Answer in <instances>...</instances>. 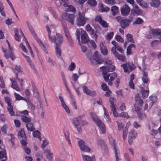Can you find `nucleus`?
Here are the masks:
<instances>
[{"label":"nucleus","instance_id":"1","mask_svg":"<svg viewBox=\"0 0 161 161\" xmlns=\"http://www.w3.org/2000/svg\"><path fill=\"white\" fill-rule=\"evenodd\" d=\"M46 28L48 34V36L50 41L55 43L54 46H61L63 41V37L62 35L61 34L56 33V36H54L53 37H52L51 36V32L54 30V26L52 25H47Z\"/></svg>","mask_w":161,"mask_h":161},{"label":"nucleus","instance_id":"2","mask_svg":"<svg viewBox=\"0 0 161 161\" xmlns=\"http://www.w3.org/2000/svg\"><path fill=\"white\" fill-rule=\"evenodd\" d=\"M90 115L92 120L99 128L101 131L104 134L106 131L104 124L98 118L95 113L91 112L90 113Z\"/></svg>","mask_w":161,"mask_h":161},{"label":"nucleus","instance_id":"3","mask_svg":"<svg viewBox=\"0 0 161 161\" xmlns=\"http://www.w3.org/2000/svg\"><path fill=\"white\" fill-rule=\"evenodd\" d=\"M117 20L120 23V25L123 29H125L126 27L129 26V23L133 20V18H131L130 19H127L118 16L116 17Z\"/></svg>","mask_w":161,"mask_h":161},{"label":"nucleus","instance_id":"4","mask_svg":"<svg viewBox=\"0 0 161 161\" xmlns=\"http://www.w3.org/2000/svg\"><path fill=\"white\" fill-rule=\"evenodd\" d=\"M90 60L91 63L94 64H99L103 62V60L98 56V51L94 53L92 58Z\"/></svg>","mask_w":161,"mask_h":161},{"label":"nucleus","instance_id":"5","mask_svg":"<svg viewBox=\"0 0 161 161\" xmlns=\"http://www.w3.org/2000/svg\"><path fill=\"white\" fill-rule=\"evenodd\" d=\"M102 73L103 76L104 80L106 81H107L109 80V77H110V80L112 81L117 76L116 74L114 72L108 73L107 71H103Z\"/></svg>","mask_w":161,"mask_h":161},{"label":"nucleus","instance_id":"6","mask_svg":"<svg viewBox=\"0 0 161 161\" xmlns=\"http://www.w3.org/2000/svg\"><path fill=\"white\" fill-rule=\"evenodd\" d=\"M79 16L77 20V25L79 26L84 25L87 20V18L85 17L84 13H79Z\"/></svg>","mask_w":161,"mask_h":161},{"label":"nucleus","instance_id":"7","mask_svg":"<svg viewBox=\"0 0 161 161\" xmlns=\"http://www.w3.org/2000/svg\"><path fill=\"white\" fill-rule=\"evenodd\" d=\"M104 62L107 66L101 67L100 69L102 70H114L115 69L114 66L112 64L111 61L108 60L105 61Z\"/></svg>","mask_w":161,"mask_h":161},{"label":"nucleus","instance_id":"8","mask_svg":"<svg viewBox=\"0 0 161 161\" xmlns=\"http://www.w3.org/2000/svg\"><path fill=\"white\" fill-rule=\"evenodd\" d=\"M6 42L8 46V50L10 53V55L9 56L8 54H7V53H6L7 51L4 48H3L2 50L3 51L4 53V56L7 59H8L9 57L12 60H13L14 58V55L13 54L12 52V48L10 46V44L8 40H6Z\"/></svg>","mask_w":161,"mask_h":161},{"label":"nucleus","instance_id":"9","mask_svg":"<svg viewBox=\"0 0 161 161\" xmlns=\"http://www.w3.org/2000/svg\"><path fill=\"white\" fill-rule=\"evenodd\" d=\"M135 100L136 101V104L135 105V108H138V109H141L142 107L143 101L139 94H137L135 97Z\"/></svg>","mask_w":161,"mask_h":161},{"label":"nucleus","instance_id":"10","mask_svg":"<svg viewBox=\"0 0 161 161\" xmlns=\"http://www.w3.org/2000/svg\"><path fill=\"white\" fill-rule=\"evenodd\" d=\"M124 70H133L136 68L135 66L132 62H127L121 65Z\"/></svg>","mask_w":161,"mask_h":161},{"label":"nucleus","instance_id":"11","mask_svg":"<svg viewBox=\"0 0 161 161\" xmlns=\"http://www.w3.org/2000/svg\"><path fill=\"white\" fill-rule=\"evenodd\" d=\"M78 144L81 151L87 152L90 151V148L85 144V142L83 140H80L79 141Z\"/></svg>","mask_w":161,"mask_h":161},{"label":"nucleus","instance_id":"12","mask_svg":"<svg viewBox=\"0 0 161 161\" xmlns=\"http://www.w3.org/2000/svg\"><path fill=\"white\" fill-rule=\"evenodd\" d=\"M33 34L34 35H33V36L35 38L36 40L37 41L40 46L41 47V48L43 50V51L45 52V53L46 54H47L48 51L47 50V49L46 48L44 45L42 41L37 36L35 33H34Z\"/></svg>","mask_w":161,"mask_h":161},{"label":"nucleus","instance_id":"13","mask_svg":"<svg viewBox=\"0 0 161 161\" xmlns=\"http://www.w3.org/2000/svg\"><path fill=\"white\" fill-rule=\"evenodd\" d=\"M33 34L34 35H33V36L35 38L36 40L37 41L40 46L41 47V48L43 50V51L45 52V53L46 54H47L48 51L47 50V49L46 48L44 45L42 41L37 36L35 33H34Z\"/></svg>","mask_w":161,"mask_h":161},{"label":"nucleus","instance_id":"14","mask_svg":"<svg viewBox=\"0 0 161 161\" xmlns=\"http://www.w3.org/2000/svg\"><path fill=\"white\" fill-rule=\"evenodd\" d=\"M161 34V32L159 30L157 29H150L149 31V34L147 35V37L148 38H151L153 36L158 35Z\"/></svg>","mask_w":161,"mask_h":161},{"label":"nucleus","instance_id":"15","mask_svg":"<svg viewBox=\"0 0 161 161\" xmlns=\"http://www.w3.org/2000/svg\"><path fill=\"white\" fill-rule=\"evenodd\" d=\"M121 14L123 15H126L128 14L130 11V7L126 5H124L120 8Z\"/></svg>","mask_w":161,"mask_h":161},{"label":"nucleus","instance_id":"16","mask_svg":"<svg viewBox=\"0 0 161 161\" xmlns=\"http://www.w3.org/2000/svg\"><path fill=\"white\" fill-rule=\"evenodd\" d=\"M81 36V42L82 43H86L89 40L88 36L85 31H82Z\"/></svg>","mask_w":161,"mask_h":161},{"label":"nucleus","instance_id":"17","mask_svg":"<svg viewBox=\"0 0 161 161\" xmlns=\"http://www.w3.org/2000/svg\"><path fill=\"white\" fill-rule=\"evenodd\" d=\"M81 118V116H80L74 118L72 120V123L74 126L75 128H77L80 125V119Z\"/></svg>","mask_w":161,"mask_h":161},{"label":"nucleus","instance_id":"18","mask_svg":"<svg viewBox=\"0 0 161 161\" xmlns=\"http://www.w3.org/2000/svg\"><path fill=\"white\" fill-rule=\"evenodd\" d=\"M75 19V16L74 14H70L67 13L66 14V20L70 23L72 25L74 24V21Z\"/></svg>","mask_w":161,"mask_h":161},{"label":"nucleus","instance_id":"19","mask_svg":"<svg viewBox=\"0 0 161 161\" xmlns=\"http://www.w3.org/2000/svg\"><path fill=\"white\" fill-rule=\"evenodd\" d=\"M100 47L102 53L104 55H106L108 53V50L106 47L104 46L103 42H101Z\"/></svg>","mask_w":161,"mask_h":161},{"label":"nucleus","instance_id":"20","mask_svg":"<svg viewBox=\"0 0 161 161\" xmlns=\"http://www.w3.org/2000/svg\"><path fill=\"white\" fill-rule=\"evenodd\" d=\"M83 161H95V157L92 156V157L87 155H84L81 152Z\"/></svg>","mask_w":161,"mask_h":161},{"label":"nucleus","instance_id":"21","mask_svg":"<svg viewBox=\"0 0 161 161\" xmlns=\"http://www.w3.org/2000/svg\"><path fill=\"white\" fill-rule=\"evenodd\" d=\"M86 31L88 32L91 35H93V36L95 39H96L97 37V35L95 34L94 30L92 29V27L89 24L87 25L86 26Z\"/></svg>","mask_w":161,"mask_h":161},{"label":"nucleus","instance_id":"22","mask_svg":"<svg viewBox=\"0 0 161 161\" xmlns=\"http://www.w3.org/2000/svg\"><path fill=\"white\" fill-rule=\"evenodd\" d=\"M83 88L84 92L86 94L91 96H94L96 95V93L95 91H91L89 90L86 86H84Z\"/></svg>","mask_w":161,"mask_h":161},{"label":"nucleus","instance_id":"23","mask_svg":"<svg viewBox=\"0 0 161 161\" xmlns=\"http://www.w3.org/2000/svg\"><path fill=\"white\" fill-rule=\"evenodd\" d=\"M147 73L145 71L142 73V80L144 83H147L149 81V79L148 77Z\"/></svg>","mask_w":161,"mask_h":161},{"label":"nucleus","instance_id":"24","mask_svg":"<svg viewBox=\"0 0 161 161\" xmlns=\"http://www.w3.org/2000/svg\"><path fill=\"white\" fill-rule=\"evenodd\" d=\"M160 4L161 2L159 0H152V1L150 3L152 7L155 8L158 7Z\"/></svg>","mask_w":161,"mask_h":161},{"label":"nucleus","instance_id":"25","mask_svg":"<svg viewBox=\"0 0 161 161\" xmlns=\"http://www.w3.org/2000/svg\"><path fill=\"white\" fill-rule=\"evenodd\" d=\"M137 136V133L134 129H132L130 130L128 135L129 138L132 139L136 138Z\"/></svg>","mask_w":161,"mask_h":161},{"label":"nucleus","instance_id":"26","mask_svg":"<svg viewBox=\"0 0 161 161\" xmlns=\"http://www.w3.org/2000/svg\"><path fill=\"white\" fill-rule=\"evenodd\" d=\"M20 32L22 34V35H23L24 38H25V42L26 43V45H27L28 47L29 50H30V51L31 52L32 57L33 58H34V55L33 54V52L32 51L31 48L28 42V41H27V40H26V38H25L22 31L21 30H20Z\"/></svg>","mask_w":161,"mask_h":161},{"label":"nucleus","instance_id":"27","mask_svg":"<svg viewBox=\"0 0 161 161\" xmlns=\"http://www.w3.org/2000/svg\"><path fill=\"white\" fill-rule=\"evenodd\" d=\"M82 31H84L83 30L82 28L78 29L76 30L75 33V35H76V38L78 41L79 44H80V32L82 34Z\"/></svg>","mask_w":161,"mask_h":161},{"label":"nucleus","instance_id":"28","mask_svg":"<svg viewBox=\"0 0 161 161\" xmlns=\"http://www.w3.org/2000/svg\"><path fill=\"white\" fill-rule=\"evenodd\" d=\"M62 25L63 27L64 30L65 35L66 37H68L69 36V34L67 25L65 23L63 22Z\"/></svg>","mask_w":161,"mask_h":161},{"label":"nucleus","instance_id":"29","mask_svg":"<svg viewBox=\"0 0 161 161\" xmlns=\"http://www.w3.org/2000/svg\"><path fill=\"white\" fill-rule=\"evenodd\" d=\"M26 126L29 131H32L35 129L33 124L30 122L26 124Z\"/></svg>","mask_w":161,"mask_h":161},{"label":"nucleus","instance_id":"30","mask_svg":"<svg viewBox=\"0 0 161 161\" xmlns=\"http://www.w3.org/2000/svg\"><path fill=\"white\" fill-rule=\"evenodd\" d=\"M134 8L133 11L136 14L141 15L142 14V11L141 9H139L138 7L136 5L134 6Z\"/></svg>","mask_w":161,"mask_h":161},{"label":"nucleus","instance_id":"31","mask_svg":"<svg viewBox=\"0 0 161 161\" xmlns=\"http://www.w3.org/2000/svg\"><path fill=\"white\" fill-rule=\"evenodd\" d=\"M57 57L59 58H61V50L60 49L61 46H54Z\"/></svg>","mask_w":161,"mask_h":161},{"label":"nucleus","instance_id":"32","mask_svg":"<svg viewBox=\"0 0 161 161\" xmlns=\"http://www.w3.org/2000/svg\"><path fill=\"white\" fill-rule=\"evenodd\" d=\"M7 158L6 150L4 149L0 151V159H7Z\"/></svg>","mask_w":161,"mask_h":161},{"label":"nucleus","instance_id":"33","mask_svg":"<svg viewBox=\"0 0 161 161\" xmlns=\"http://www.w3.org/2000/svg\"><path fill=\"white\" fill-rule=\"evenodd\" d=\"M115 57L119 60L122 62H125L126 61V58L125 56L120 55L118 53L115 55Z\"/></svg>","mask_w":161,"mask_h":161},{"label":"nucleus","instance_id":"34","mask_svg":"<svg viewBox=\"0 0 161 161\" xmlns=\"http://www.w3.org/2000/svg\"><path fill=\"white\" fill-rule=\"evenodd\" d=\"M21 119L23 122L27 123H30L31 121L30 118L25 115H21Z\"/></svg>","mask_w":161,"mask_h":161},{"label":"nucleus","instance_id":"35","mask_svg":"<svg viewBox=\"0 0 161 161\" xmlns=\"http://www.w3.org/2000/svg\"><path fill=\"white\" fill-rule=\"evenodd\" d=\"M87 3L91 7L96 6L97 4V2L95 0H88Z\"/></svg>","mask_w":161,"mask_h":161},{"label":"nucleus","instance_id":"36","mask_svg":"<svg viewBox=\"0 0 161 161\" xmlns=\"http://www.w3.org/2000/svg\"><path fill=\"white\" fill-rule=\"evenodd\" d=\"M149 98L150 100L151 101V103L152 105H151V106L153 105L154 103H155L157 102V97L155 96H150L149 97Z\"/></svg>","mask_w":161,"mask_h":161},{"label":"nucleus","instance_id":"37","mask_svg":"<svg viewBox=\"0 0 161 161\" xmlns=\"http://www.w3.org/2000/svg\"><path fill=\"white\" fill-rule=\"evenodd\" d=\"M135 109L136 111H137V114L139 118L141 119H142L145 116V115L144 114H142L141 112L140 111V109L139 110L138 109V108H135Z\"/></svg>","mask_w":161,"mask_h":161},{"label":"nucleus","instance_id":"38","mask_svg":"<svg viewBox=\"0 0 161 161\" xmlns=\"http://www.w3.org/2000/svg\"><path fill=\"white\" fill-rule=\"evenodd\" d=\"M62 79L63 80V83L67 90V91L68 92L69 94H70L71 93L70 90H69V88H68V86H67V82L65 80V77L64 76V75H62Z\"/></svg>","mask_w":161,"mask_h":161},{"label":"nucleus","instance_id":"39","mask_svg":"<svg viewBox=\"0 0 161 161\" xmlns=\"http://www.w3.org/2000/svg\"><path fill=\"white\" fill-rule=\"evenodd\" d=\"M69 97L71 100L72 104L73 107L75 109H77V107L76 105V102L75 101L74 99L73 98V95L71 93L69 94Z\"/></svg>","mask_w":161,"mask_h":161},{"label":"nucleus","instance_id":"40","mask_svg":"<svg viewBox=\"0 0 161 161\" xmlns=\"http://www.w3.org/2000/svg\"><path fill=\"white\" fill-rule=\"evenodd\" d=\"M104 112V117L105 119L108 121H109L111 119L109 117L108 114V113L106 109L104 107L103 108Z\"/></svg>","mask_w":161,"mask_h":161},{"label":"nucleus","instance_id":"41","mask_svg":"<svg viewBox=\"0 0 161 161\" xmlns=\"http://www.w3.org/2000/svg\"><path fill=\"white\" fill-rule=\"evenodd\" d=\"M14 95L16 100H22L26 101V100L25 98L21 97L18 94L15 93H14Z\"/></svg>","mask_w":161,"mask_h":161},{"label":"nucleus","instance_id":"42","mask_svg":"<svg viewBox=\"0 0 161 161\" xmlns=\"http://www.w3.org/2000/svg\"><path fill=\"white\" fill-rule=\"evenodd\" d=\"M7 109L8 112L11 115H14L15 114L13 110V107L12 105L8 106Z\"/></svg>","mask_w":161,"mask_h":161},{"label":"nucleus","instance_id":"43","mask_svg":"<svg viewBox=\"0 0 161 161\" xmlns=\"http://www.w3.org/2000/svg\"><path fill=\"white\" fill-rule=\"evenodd\" d=\"M143 20L141 18L138 17L136 18L135 21L133 22V24H140L143 23Z\"/></svg>","mask_w":161,"mask_h":161},{"label":"nucleus","instance_id":"44","mask_svg":"<svg viewBox=\"0 0 161 161\" xmlns=\"http://www.w3.org/2000/svg\"><path fill=\"white\" fill-rule=\"evenodd\" d=\"M118 8L116 6H114L111 8V11L112 12V14L114 15L118 12Z\"/></svg>","mask_w":161,"mask_h":161},{"label":"nucleus","instance_id":"45","mask_svg":"<svg viewBox=\"0 0 161 161\" xmlns=\"http://www.w3.org/2000/svg\"><path fill=\"white\" fill-rule=\"evenodd\" d=\"M128 128V127L126 126L125 128V129L123 130L122 137L124 140H125L126 137Z\"/></svg>","mask_w":161,"mask_h":161},{"label":"nucleus","instance_id":"46","mask_svg":"<svg viewBox=\"0 0 161 161\" xmlns=\"http://www.w3.org/2000/svg\"><path fill=\"white\" fill-rule=\"evenodd\" d=\"M143 97H147L149 94V91L142 90L141 92Z\"/></svg>","mask_w":161,"mask_h":161},{"label":"nucleus","instance_id":"47","mask_svg":"<svg viewBox=\"0 0 161 161\" xmlns=\"http://www.w3.org/2000/svg\"><path fill=\"white\" fill-rule=\"evenodd\" d=\"M11 87L13 89H15L17 91H20V90L18 84L16 83H12L11 86Z\"/></svg>","mask_w":161,"mask_h":161},{"label":"nucleus","instance_id":"48","mask_svg":"<svg viewBox=\"0 0 161 161\" xmlns=\"http://www.w3.org/2000/svg\"><path fill=\"white\" fill-rule=\"evenodd\" d=\"M126 36L127 38V40L129 42H132L133 43L134 42V40L133 39L132 36L131 35L129 34H127Z\"/></svg>","mask_w":161,"mask_h":161},{"label":"nucleus","instance_id":"49","mask_svg":"<svg viewBox=\"0 0 161 161\" xmlns=\"http://www.w3.org/2000/svg\"><path fill=\"white\" fill-rule=\"evenodd\" d=\"M27 26L29 29L30 32L31 33L32 35H34V33H35V32L33 31V29L32 26H31V24L30 23L28 22H27Z\"/></svg>","mask_w":161,"mask_h":161},{"label":"nucleus","instance_id":"50","mask_svg":"<svg viewBox=\"0 0 161 161\" xmlns=\"http://www.w3.org/2000/svg\"><path fill=\"white\" fill-rule=\"evenodd\" d=\"M4 99L6 103L8 104V106L11 105V99L8 97H4Z\"/></svg>","mask_w":161,"mask_h":161},{"label":"nucleus","instance_id":"51","mask_svg":"<svg viewBox=\"0 0 161 161\" xmlns=\"http://www.w3.org/2000/svg\"><path fill=\"white\" fill-rule=\"evenodd\" d=\"M66 11H72L74 12L75 11V9L72 6L69 5L66 9Z\"/></svg>","mask_w":161,"mask_h":161},{"label":"nucleus","instance_id":"52","mask_svg":"<svg viewBox=\"0 0 161 161\" xmlns=\"http://www.w3.org/2000/svg\"><path fill=\"white\" fill-rule=\"evenodd\" d=\"M14 33V36L15 40L17 41H19V38L20 37L18 35V31L17 29H16L15 30Z\"/></svg>","mask_w":161,"mask_h":161},{"label":"nucleus","instance_id":"53","mask_svg":"<svg viewBox=\"0 0 161 161\" xmlns=\"http://www.w3.org/2000/svg\"><path fill=\"white\" fill-rule=\"evenodd\" d=\"M117 124L118 128L119 130H121L124 128V125L122 123H120L118 121L117 122Z\"/></svg>","mask_w":161,"mask_h":161},{"label":"nucleus","instance_id":"54","mask_svg":"<svg viewBox=\"0 0 161 161\" xmlns=\"http://www.w3.org/2000/svg\"><path fill=\"white\" fill-rule=\"evenodd\" d=\"M18 136H20L22 138H25V135L24 131L22 130L20 131L19 133L18 134Z\"/></svg>","mask_w":161,"mask_h":161},{"label":"nucleus","instance_id":"55","mask_svg":"<svg viewBox=\"0 0 161 161\" xmlns=\"http://www.w3.org/2000/svg\"><path fill=\"white\" fill-rule=\"evenodd\" d=\"M114 33L113 32H111L108 33L106 36V40H110L113 37Z\"/></svg>","mask_w":161,"mask_h":161},{"label":"nucleus","instance_id":"56","mask_svg":"<svg viewBox=\"0 0 161 161\" xmlns=\"http://www.w3.org/2000/svg\"><path fill=\"white\" fill-rule=\"evenodd\" d=\"M120 116L124 117V118L128 119L129 116L128 113L126 112H121L119 114Z\"/></svg>","mask_w":161,"mask_h":161},{"label":"nucleus","instance_id":"57","mask_svg":"<svg viewBox=\"0 0 161 161\" xmlns=\"http://www.w3.org/2000/svg\"><path fill=\"white\" fill-rule=\"evenodd\" d=\"M42 148H44L48 143V141L46 140L45 139L42 140Z\"/></svg>","mask_w":161,"mask_h":161},{"label":"nucleus","instance_id":"58","mask_svg":"<svg viewBox=\"0 0 161 161\" xmlns=\"http://www.w3.org/2000/svg\"><path fill=\"white\" fill-rule=\"evenodd\" d=\"M75 67V64L73 62H72L71 63L70 65L69 66V69L70 70H72L74 69Z\"/></svg>","mask_w":161,"mask_h":161},{"label":"nucleus","instance_id":"59","mask_svg":"<svg viewBox=\"0 0 161 161\" xmlns=\"http://www.w3.org/2000/svg\"><path fill=\"white\" fill-rule=\"evenodd\" d=\"M119 109L121 111H124L126 109V107L124 103H122L120 106L119 107Z\"/></svg>","mask_w":161,"mask_h":161},{"label":"nucleus","instance_id":"60","mask_svg":"<svg viewBox=\"0 0 161 161\" xmlns=\"http://www.w3.org/2000/svg\"><path fill=\"white\" fill-rule=\"evenodd\" d=\"M34 136L39 137H40V132L37 130L34 131L33 133Z\"/></svg>","mask_w":161,"mask_h":161},{"label":"nucleus","instance_id":"61","mask_svg":"<svg viewBox=\"0 0 161 161\" xmlns=\"http://www.w3.org/2000/svg\"><path fill=\"white\" fill-rule=\"evenodd\" d=\"M115 39L118 42H123L124 41L123 39L119 35H117L116 36Z\"/></svg>","mask_w":161,"mask_h":161},{"label":"nucleus","instance_id":"62","mask_svg":"<svg viewBox=\"0 0 161 161\" xmlns=\"http://www.w3.org/2000/svg\"><path fill=\"white\" fill-rule=\"evenodd\" d=\"M133 125L134 127L136 129L141 127V125L139 124L136 121H134L133 123Z\"/></svg>","mask_w":161,"mask_h":161},{"label":"nucleus","instance_id":"63","mask_svg":"<svg viewBox=\"0 0 161 161\" xmlns=\"http://www.w3.org/2000/svg\"><path fill=\"white\" fill-rule=\"evenodd\" d=\"M7 128V127L6 125H4L2 127L1 130L3 134H5L6 133Z\"/></svg>","mask_w":161,"mask_h":161},{"label":"nucleus","instance_id":"64","mask_svg":"<svg viewBox=\"0 0 161 161\" xmlns=\"http://www.w3.org/2000/svg\"><path fill=\"white\" fill-rule=\"evenodd\" d=\"M99 23L102 26L104 27H106L108 26V23L106 21L103 20Z\"/></svg>","mask_w":161,"mask_h":161}]
</instances>
